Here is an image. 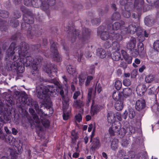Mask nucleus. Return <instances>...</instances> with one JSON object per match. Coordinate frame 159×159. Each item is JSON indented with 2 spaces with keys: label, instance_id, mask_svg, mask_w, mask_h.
Instances as JSON below:
<instances>
[{
  "label": "nucleus",
  "instance_id": "nucleus-2",
  "mask_svg": "<svg viewBox=\"0 0 159 159\" xmlns=\"http://www.w3.org/2000/svg\"><path fill=\"white\" fill-rule=\"evenodd\" d=\"M43 79L40 78L39 81L36 83V93H37V97L39 99L47 100L49 98V94L47 93V91H45L44 86L42 85L41 82Z\"/></svg>",
  "mask_w": 159,
  "mask_h": 159
},
{
  "label": "nucleus",
  "instance_id": "nucleus-47",
  "mask_svg": "<svg viewBox=\"0 0 159 159\" xmlns=\"http://www.w3.org/2000/svg\"><path fill=\"white\" fill-rule=\"evenodd\" d=\"M43 58L41 57L40 56H37L35 59L34 60V62L33 64L34 63V64H36L37 66V65L40 64V63L41 62Z\"/></svg>",
  "mask_w": 159,
  "mask_h": 159
},
{
  "label": "nucleus",
  "instance_id": "nucleus-14",
  "mask_svg": "<svg viewBox=\"0 0 159 159\" xmlns=\"http://www.w3.org/2000/svg\"><path fill=\"white\" fill-rule=\"evenodd\" d=\"M145 87V85L144 84L138 85L136 88L137 93L140 96L143 95L146 91Z\"/></svg>",
  "mask_w": 159,
  "mask_h": 159
},
{
  "label": "nucleus",
  "instance_id": "nucleus-10",
  "mask_svg": "<svg viewBox=\"0 0 159 159\" xmlns=\"http://www.w3.org/2000/svg\"><path fill=\"white\" fill-rule=\"evenodd\" d=\"M64 101V103L65 104V106L64 103H63V119L64 120H67L69 117V111H67V107H68V99L67 98L65 99L64 97V100H63Z\"/></svg>",
  "mask_w": 159,
  "mask_h": 159
},
{
  "label": "nucleus",
  "instance_id": "nucleus-46",
  "mask_svg": "<svg viewBox=\"0 0 159 159\" xmlns=\"http://www.w3.org/2000/svg\"><path fill=\"white\" fill-rule=\"evenodd\" d=\"M32 71L31 72L33 75L34 76L37 75L38 74V68L36 64L34 63L33 65H32Z\"/></svg>",
  "mask_w": 159,
  "mask_h": 159
},
{
  "label": "nucleus",
  "instance_id": "nucleus-29",
  "mask_svg": "<svg viewBox=\"0 0 159 159\" xmlns=\"http://www.w3.org/2000/svg\"><path fill=\"white\" fill-rule=\"evenodd\" d=\"M122 53L123 54V56L125 60L126 61L128 64H130L131 63L132 57L129 56L126 54V52L124 51H122Z\"/></svg>",
  "mask_w": 159,
  "mask_h": 159
},
{
  "label": "nucleus",
  "instance_id": "nucleus-21",
  "mask_svg": "<svg viewBox=\"0 0 159 159\" xmlns=\"http://www.w3.org/2000/svg\"><path fill=\"white\" fill-rule=\"evenodd\" d=\"M116 109L118 111H121L123 107V102L121 100H117L115 104Z\"/></svg>",
  "mask_w": 159,
  "mask_h": 159
},
{
  "label": "nucleus",
  "instance_id": "nucleus-53",
  "mask_svg": "<svg viewBox=\"0 0 159 159\" xmlns=\"http://www.w3.org/2000/svg\"><path fill=\"white\" fill-rule=\"evenodd\" d=\"M123 83L124 85L126 86H128L131 84V82L129 79L125 78L123 80Z\"/></svg>",
  "mask_w": 159,
  "mask_h": 159
},
{
  "label": "nucleus",
  "instance_id": "nucleus-44",
  "mask_svg": "<svg viewBox=\"0 0 159 159\" xmlns=\"http://www.w3.org/2000/svg\"><path fill=\"white\" fill-rule=\"evenodd\" d=\"M120 18V15L118 12H114L112 16L111 19L113 20H118Z\"/></svg>",
  "mask_w": 159,
  "mask_h": 159
},
{
  "label": "nucleus",
  "instance_id": "nucleus-33",
  "mask_svg": "<svg viewBox=\"0 0 159 159\" xmlns=\"http://www.w3.org/2000/svg\"><path fill=\"white\" fill-rule=\"evenodd\" d=\"M93 89L92 88H89L88 89V99L89 102H90L92 98L94 97L95 93L94 91L93 93Z\"/></svg>",
  "mask_w": 159,
  "mask_h": 159
},
{
  "label": "nucleus",
  "instance_id": "nucleus-12",
  "mask_svg": "<svg viewBox=\"0 0 159 159\" xmlns=\"http://www.w3.org/2000/svg\"><path fill=\"white\" fill-rule=\"evenodd\" d=\"M145 107L146 102L144 100L140 99L136 101L135 108L137 111H140L143 110Z\"/></svg>",
  "mask_w": 159,
  "mask_h": 159
},
{
  "label": "nucleus",
  "instance_id": "nucleus-19",
  "mask_svg": "<svg viewBox=\"0 0 159 159\" xmlns=\"http://www.w3.org/2000/svg\"><path fill=\"white\" fill-rule=\"evenodd\" d=\"M121 94L122 96L123 95L125 98H126L130 96L132 94V90L129 88H126L124 89Z\"/></svg>",
  "mask_w": 159,
  "mask_h": 159
},
{
  "label": "nucleus",
  "instance_id": "nucleus-40",
  "mask_svg": "<svg viewBox=\"0 0 159 159\" xmlns=\"http://www.w3.org/2000/svg\"><path fill=\"white\" fill-rule=\"evenodd\" d=\"M41 1L40 0H32L31 6L36 8L39 7L41 5Z\"/></svg>",
  "mask_w": 159,
  "mask_h": 159
},
{
  "label": "nucleus",
  "instance_id": "nucleus-37",
  "mask_svg": "<svg viewBox=\"0 0 159 159\" xmlns=\"http://www.w3.org/2000/svg\"><path fill=\"white\" fill-rule=\"evenodd\" d=\"M120 2L121 5L124 6L125 9H128L131 4V2H128L127 0H121Z\"/></svg>",
  "mask_w": 159,
  "mask_h": 159
},
{
  "label": "nucleus",
  "instance_id": "nucleus-30",
  "mask_svg": "<svg viewBox=\"0 0 159 159\" xmlns=\"http://www.w3.org/2000/svg\"><path fill=\"white\" fill-rule=\"evenodd\" d=\"M50 57H53V60L59 62L60 61L61 59V58L60 55L57 52V53H53L51 54Z\"/></svg>",
  "mask_w": 159,
  "mask_h": 159
},
{
  "label": "nucleus",
  "instance_id": "nucleus-24",
  "mask_svg": "<svg viewBox=\"0 0 159 159\" xmlns=\"http://www.w3.org/2000/svg\"><path fill=\"white\" fill-rule=\"evenodd\" d=\"M50 50L51 52V54L57 53V52H58L57 44L56 43L52 42L50 47Z\"/></svg>",
  "mask_w": 159,
  "mask_h": 159
},
{
  "label": "nucleus",
  "instance_id": "nucleus-48",
  "mask_svg": "<svg viewBox=\"0 0 159 159\" xmlns=\"http://www.w3.org/2000/svg\"><path fill=\"white\" fill-rule=\"evenodd\" d=\"M129 116L130 119L133 118L135 116V111L132 108H130L129 110Z\"/></svg>",
  "mask_w": 159,
  "mask_h": 159
},
{
  "label": "nucleus",
  "instance_id": "nucleus-58",
  "mask_svg": "<svg viewBox=\"0 0 159 159\" xmlns=\"http://www.w3.org/2000/svg\"><path fill=\"white\" fill-rule=\"evenodd\" d=\"M44 107L49 110L50 112H49L50 114H52L53 113V110L52 107H51L50 105H47V103H46L44 105Z\"/></svg>",
  "mask_w": 159,
  "mask_h": 159
},
{
  "label": "nucleus",
  "instance_id": "nucleus-8",
  "mask_svg": "<svg viewBox=\"0 0 159 159\" xmlns=\"http://www.w3.org/2000/svg\"><path fill=\"white\" fill-rule=\"evenodd\" d=\"M44 70L49 77L52 78V73L56 72L57 69L56 66L54 64H52L51 63L49 62L45 66Z\"/></svg>",
  "mask_w": 159,
  "mask_h": 159
},
{
  "label": "nucleus",
  "instance_id": "nucleus-38",
  "mask_svg": "<svg viewBox=\"0 0 159 159\" xmlns=\"http://www.w3.org/2000/svg\"><path fill=\"white\" fill-rule=\"evenodd\" d=\"M7 22L5 21L2 20L0 19V30L2 31H5L7 29L6 26Z\"/></svg>",
  "mask_w": 159,
  "mask_h": 159
},
{
  "label": "nucleus",
  "instance_id": "nucleus-56",
  "mask_svg": "<svg viewBox=\"0 0 159 159\" xmlns=\"http://www.w3.org/2000/svg\"><path fill=\"white\" fill-rule=\"evenodd\" d=\"M125 9V10L123 11V16L125 18H128L131 16L130 13L128 11Z\"/></svg>",
  "mask_w": 159,
  "mask_h": 159
},
{
  "label": "nucleus",
  "instance_id": "nucleus-25",
  "mask_svg": "<svg viewBox=\"0 0 159 159\" xmlns=\"http://www.w3.org/2000/svg\"><path fill=\"white\" fill-rule=\"evenodd\" d=\"M144 23L148 26H151L153 24V21L151 17H146L144 20Z\"/></svg>",
  "mask_w": 159,
  "mask_h": 159
},
{
  "label": "nucleus",
  "instance_id": "nucleus-36",
  "mask_svg": "<svg viewBox=\"0 0 159 159\" xmlns=\"http://www.w3.org/2000/svg\"><path fill=\"white\" fill-rule=\"evenodd\" d=\"M118 140L117 139H114L111 142V147L112 150H115L117 148Z\"/></svg>",
  "mask_w": 159,
  "mask_h": 159
},
{
  "label": "nucleus",
  "instance_id": "nucleus-35",
  "mask_svg": "<svg viewBox=\"0 0 159 159\" xmlns=\"http://www.w3.org/2000/svg\"><path fill=\"white\" fill-rule=\"evenodd\" d=\"M66 69L68 73L70 74L73 75L75 72V68L71 65H68L66 67Z\"/></svg>",
  "mask_w": 159,
  "mask_h": 159
},
{
  "label": "nucleus",
  "instance_id": "nucleus-3",
  "mask_svg": "<svg viewBox=\"0 0 159 159\" xmlns=\"http://www.w3.org/2000/svg\"><path fill=\"white\" fill-rule=\"evenodd\" d=\"M79 30H76L75 29H73L71 34V41L72 43L75 41L76 38L78 36L80 39L84 40L86 39L89 36L90 33V30L88 28H84L81 32V34H79Z\"/></svg>",
  "mask_w": 159,
  "mask_h": 159
},
{
  "label": "nucleus",
  "instance_id": "nucleus-22",
  "mask_svg": "<svg viewBox=\"0 0 159 159\" xmlns=\"http://www.w3.org/2000/svg\"><path fill=\"white\" fill-rule=\"evenodd\" d=\"M127 31L129 33L133 34L136 32L137 27L135 25H130L127 27Z\"/></svg>",
  "mask_w": 159,
  "mask_h": 159
},
{
  "label": "nucleus",
  "instance_id": "nucleus-42",
  "mask_svg": "<svg viewBox=\"0 0 159 159\" xmlns=\"http://www.w3.org/2000/svg\"><path fill=\"white\" fill-rule=\"evenodd\" d=\"M9 15V13L5 10H0V16L3 18H8Z\"/></svg>",
  "mask_w": 159,
  "mask_h": 159
},
{
  "label": "nucleus",
  "instance_id": "nucleus-43",
  "mask_svg": "<svg viewBox=\"0 0 159 159\" xmlns=\"http://www.w3.org/2000/svg\"><path fill=\"white\" fill-rule=\"evenodd\" d=\"M55 87L52 85H47V86H44V88L45 90V91H47V93L49 95V92L50 93L52 91L53 89Z\"/></svg>",
  "mask_w": 159,
  "mask_h": 159
},
{
  "label": "nucleus",
  "instance_id": "nucleus-20",
  "mask_svg": "<svg viewBox=\"0 0 159 159\" xmlns=\"http://www.w3.org/2000/svg\"><path fill=\"white\" fill-rule=\"evenodd\" d=\"M97 55L102 58L105 57L106 56V52L102 48H98L97 52Z\"/></svg>",
  "mask_w": 159,
  "mask_h": 159
},
{
  "label": "nucleus",
  "instance_id": "nucleus-17",
  "mask_svg": "<svg viewBox=\"0 0 159 159\" xmlns=\"http://www.w3.org/2000/svg\"><path fill=\"white\" fill-rule=\"evenodd\" d=\"M102 107L101 106L98 105H96L93 106V103L91 106V109L90 111L91 115L93 116L97 113L102 109Z\"/></svg>",
  "mask_w": 159,
  "mask_h": 159
},
{
  "label": "nucleus",
  "instance_id": "nucleus-15",
  "mask_svg": "<svg viewBox=\"0 0 159 159\" xmlns=\"http://www.w3.org/2000/svg\"><path fill=\"white\" fill-rule=\"evenodd\" d=\"M29 112L32 114L33 119L35 123L39 126L40 121L38 115L35 113L34 110L32 108L29 109Z\"/></svg>",
  "mask_w": 159,
  "mask_h": 159
},
{
  "label": "nucleus",
  "instance_id": "nucleus-61",
  "mask_svg": "<svg viewBox=\"0 0 159 159\" xmlns=\"http://www.w3.org/2000/svg\"><path fill=\"white\" fill-rule=\"evenodd\" d=\"M93 77L91 76H87L86 80L85 83V85L86 86H88L89 85L91 80H92Z\"/></svg>",
  "mask_w": 159,
  "mask_h": 159
},
{
  "label": "nucleus",
  "instance_id": "nucleus-63",
  "mask_svg": "<svg viewBox=\"0 0 159 159\" xmlns=\"http://www.w3.org/2000/svg\"><path fill=\"white\" fill-rule=\"evenodd\" d=\"M129 143V141L126 138H124L122 141V145L124 147H126Z\"/></svg>",
  "mask_w": 159,
  "mask_h": 159
},
{
  "label": "nucleus",
  "instance_id": "nucleus-6",
  "mask_svg": "<svg viewBox=\"0 0 159 159\" xmlns=\"http://www.w3.org/2000/svg\"><path fill=\"white\" fill-rule=\"evenodd\" d=\"M20 9L25 14L23 16L24 21L29 23H33L34 20L32 13L24 6H21Z\"/></svg>",
  "mask_w": 159,
  "mask_h": 159
},
{
  "label": "nucleus",
  "instance_id": "nucleus-23",
  "mask_svg": "<svg viewBox=\"0 0 159 159\" xmlns=\"http://www.w3.org/2000/svg\"><path fill=\"white\" fill-rule=\"evenodd\" d=\"M112 39H113L116 40L115 41L120 42L122 41L123 37L120 32L117 33L115 32L114 35L112 36Z\"/></svg>",
  "mask_w": 159,
  "mask_h": 159
},
{
  "label": "nucleus",
  "instance_id": "nucleus-45",
  "mask_svg": "<svg viewBox=\"0 0 159 159\" xmlns=\"http://www.w3.org/2000/svg\"><path fill=\"white\" fill-rule=\"evenodd\" d=\"M11 25L14 27H17L19 25L18 20L16 19H13L10 21Z\"/></svg>",
  "mask_w": 159,
  "mask_h": 159
},
{
  "label": "nucleus",
  "instance_id": "nucleus-50",
  "mask_svg": "<svg viewBox=\"0 0 159 159\" xmlns=\"http://www.w3.org/2000/svg\"><path fill=\"white\" fill-rule=\"evenodd\" d=\"M122 87L121 82L119 80H116L115 84V87L116 89L119 90Z\"/></svg>",
  "mask_w": 159,
  "mask_h": 159
},
{
  "label": "nucleus",
  "instance_id": "nucleus-54",
  "mask_svg": "<svg viewBox=\"0 0 159 159\" xmlns=\"http://www.w3.org/2000/svg\"><path fill=\"white\" fill-rule=\"evenodd\" d=\"M58 89H59V91L60 94L63 100H64L65 96L64 95V92L62 89V86L61 85L58 86Z\"/></svg>",
  "mask_w": 159,
  "mask_h": 159
},
{
  "label": "nucleus",
  "instance_id": "nucleus-34",
  "mask_svg": "<svg viewBox=\"0 0 159 159\" xmlns=\"http://www.w3.org/2000/svg\"><path fill=\"white\" fill-rule=\"evenodd\" d=\"M84 104V103L80 100H77L74 102V106L76 108H81L83 106Z\"/></svg>",
  "mask_w": 159,
  "mask_h": 159
},
{
  "label": "nucleus",
  "instance_id": "nucleus-9",
  "mask_svg": "<svg viewBox=\"0 0 159 159\" xmlns=\"http://www.w3.org/2000/svg\"><path fill=\"white\" fill-rule=\"evenodd\" d=\"M6 57H8L9 58H11V59H12L14 61L12 62L11 64L10 65V70H17L20 73H22L24 71V68L22 66H18V63L16 62V61H14L11 58V56L10 55H7ZM6 59H7V57H6ZM10 58L9 59H10Z\"/></svg>",
  "mask_w": 159,
  "mask_h": 159
},
{
  "label": "nucleus",
  "instance_id": "nucleus-49",
  "mask_svg": "<svg viewBox=\"0 0 159 159\" xmlns=\"http://www.w3.org/2000/svg\"><path fill=\"white\" fill-rule=\"evenodd\" d=\"M153 47L155 50L159 52V40H157L155 41L153 44Z\"/></svg>",
  "mask_w": 159,
  "mask_h": 159
},
{
  "label": "nucleus",
  "instance_id": "nucleus-55",
  "mask_svg": "<svg viewBox=\"0 0 159 159\" xmlns=\"http://www.w3.org/2000/svg\"><path fill=\"white\" fill-rule=\"evenodd\" d=\"M139 157V159H147L146 153V152H140L139 153L138 156Z\"/></svg>",
  "mask_w": 159,
  "mask_h": 159
},
{
  "label": "nucleus",
  "instance_id": "nucleus-62",
  "mask_svg": "<svg viewBox=\"0 0 159 159\" xmlns=\"http://www.w3.org/2000/svg\"><path fill=\"white\" fill-rule=\"evenodd\" d=\"M131 54L132 56L134 57H136L139 54V52L137 49H134L131 51Z\"/></svg>",
  "mask_w": 159,
  "mask_h": 159
},
{
  "label": "nucleus",
  "instance_id": "nucleus-5",
  "mask_svg": "<svg viewBox=\"0 0 159 159\" xmlns=\"http://www.w3.org/2000/svg\"><path fill=\"white\" fill-rule=\"evenodd\" d=\"M123 130L125 133V129L124 128H120L119 122L117 121L116 123H113L111 127L109 129V133L111 136H114L117 133L119 135H123V133H121L120 132Z\"/></svg>",
  "mask_w": 159,
  "mask_h": 159
},
{
  "label": "nucleus",
  "instance_id": "nucleus-39",
  "mask_svg": "<svg viewBox=\"0 0 159 159\" xmlns=\"http://www.w3.org/2000/svg\"><path fill=\"white\" fill-rule=\"evenodd\" d=\"M120 42L114 41L112 43L113 49L115 50L119 51L120 49Z\"/></svg>",
  "mask_w": 159,
  "mask_h": 159
},
{
  "label": "nucleus",
  "instance_id": "nucleus-11",
  "mask_svg": "<svg viewBox=\"0 0 159 159\" xmlns=\"http://www.w3.org/2000/svg\"><path fill=\"white\" fill-rule=\"evenodd\" d=\"M104 27L100 26L98 29V34L100 35L101 39L104 40H107L109 37V34L106 31L104 30Z\"/></svg>",
  "mask_w": 159,
  "mask_h": 159
},
{
  "label": "nucleus",
  "instance_id": "nucleus-7",
  "mask_svg": "<svg viewBox=\"0 0 159 159\" xmlns=\"http://www.w3.org/2000/svg\"><path fill=\"white\" fill-rule=\"evenodd\" d=\"M125 24V22L122 20L120 22H116L112 25L109 24L108 25L107 30L109 33L111 34H114L115 32V30L119 29L120 27Z\"/></svg>",
  "mask_w": 159,
  "mask_h": 159
},
{
  "label": "nucleus",
  "instance_id": "nucleus-52",
  "mask_svg": "<svg viewBox=\"0 0 159 159\" xmlns=\"http://www.w3.org/2000/svg\"><path fill=\"white\" fill-rule=\"evenodd\" d=\"M42 123L43 126L45 127H47L49 126V122L48 119H44L42 120Z\"/></svg>",
  "mask_w": 159,
  "mask_h": 159
},
{
  "label": "nucleus",
  "instance_id": "nucleus-51",
  "mask_svg": "<svg viewBox=\"0 0 159 159\" xmlns=\"http://www.w3.org/2000/svg\"><path fill=\"white\" fill-rule=\"evenodd\" d=\"M96 90L98 93H99L102 90V87L99 83H98V84H97L94 90V93H95Z\"/></svg>",
  "mask_w": 159,
  "mask_h": 159
},
{
  "label": "nucleus",
  "instance_id": "nucleus-18",
  "mask_svg": "<svg viewBox=\"0 0 159 159\" xmlns=\"http://www.w3.org/2000/svg\"><path fill=\"white\" fill-rule=\"evenodd\" d=\"M27 34L28 37L30 38H32V36L34 34L37 36H39L41 35V33L39 29H37L35 30H33L31 31H28Z\"/></svg>",
  "mask_w": 159,
  "mask_h": 159
},
{
  "label": "nucleus",
  "instance_id": "nucleus-4",
  "mask_svg": "<svg viewBox=\"0 0 159 159\" xmlns=\"http://www.w3.org/2000/svg\"><path fill=\"white\" fill-rule=\"evenodd\" d=\"M14 95L16 96L17 102H19L21 105L27 104L29 106L32 105V99L29 98L25 93L20 94V92L16 91L14 92Z\"/></svg>",
  "mask_w": 159,
  "mask_h": 159
},
{
  "label": "nucleus",
  "instance_id": "nucleus-26",
  "mask_svg": "<svg viewBox=\"0 0 159 159\" xmlns=\"http://www.w3.org/2000/svg\"><path fill=\"white\" fill-rule=\"evenodd\" d=\"M112 97L115 100H117V101L123 99V97L121 96V94L118 91L114 92Z\"/></svg>",
  "mask_w": 159,
  "mask_h": 159
},
{
  "label": "nucleus",
  "instance_id": "nucleus-60",
  "mask_svg": "<svg viewBox=\"0 0 159 159\" xmlns=\"http://www.w3.org/2000/svg\"><path fill=\"white\" fill-rule=\"evenodd\" d=\"M85 78L83 77L82 75H80L79 77V84L80 85L84 84Z\"/></svg>",
  "mask_w": 159,
  "mask_h": 159
},
{
  "label": "nucleus",
  "instance_id": "nucleus-57",
  "mask_svg": "<svg viewBox=\"0 0 159 159\" xmlns=\"http://www.w3.org/2000/svg\"><path fill=\"white\" fill-rule=\"evenodd\" d=\"M138 47L139 49V51L140 53L143 52L144 50L143 44L142 43H139L138 45Z\"/></svg>",
  "mask_w": 159,
  "mask_h": 159
},
{
  "label": "nucleus",
  "instance_id": "nucleus-1",
  "mask_svg": "<svg viewBox=\"0 0 159 159\" xmlns=\"http://www.w3.org/2000/svg\"><path fill=\"white\" fill-rule=\"evenodd\" d=\"M29 49L28 44L25 42H22L19 46L16 47L15 43H12L6 53L7 55H10L11 59L14 61H17L19 58H22L27 55H29Z\"/></svg>",
  "mask_w": 159,
  "mask_h": 159
},
{
  "label": "nucleus",
  "instance_id": "nucleus-31",
  "mask_svg": "<svg viewBox=\"0 0 159 159\" xmlns=\"http://www.w3.org/2000/svg\"><path fill=\"white\" fill-rule=\"evenodd\" d=\"M155 76L152 74L147 75L145 78V81L148 83H149L152 82L154 79Z\"/></svg>",
  "mask_w": 159,
  "mask_h": 159
},
{
  "label": "nucleus",
  "instance_id": "nucleus-41",
  "mask_svg": "<svg viewBox=\"0 0 159 159\" xmlns=\"http://www.w3.org/2000/svg\"><path fill=\"white\" fill-rule=\"evenodd\" d=\"M83 56V53L80 50L75 52V58H77L78 61L79 62L81 61V59Z\"/></svg>",
  "mask_w": 159,
  "mask_h": 159
},
{
  "label": "nucleus",
  "instance_id": "nucleus-27",
  "mask_svg": "<svg viewBox=\"0 0 159 159\" xmlns=\"http://www.w3.org/2000/svg\"><path fill=\"white\" fill-rule=\"evenodd\" d=\"M93 145L91 147L92 149H95L98 148L100 146L99 140V138H96L94 139Z\"/></svg>",
  "mask_w": 159,
  "mask_h": 159
},
{
  "label": "nucleus",
  "instance_id": "nucleus-64",
  "mask_svg": "<svg viewBox=\"0 0 159 159\" xmlns=\"http://www.w3.org/2000/svg\"><path fill=\"white\" fill-rule=\"evenodd\" d=\"M11 155L12 159H15L18 157V154L15 151H12L11 152Z\"/></svg>",
  "mask_w": 159,
  "mask_h": 159
},
{
  "label": "nucleus",
  "instance_id": "nucleus-59",
  "mask_svg": "<svg viewBox=\"0 0 159 159\" xmlns=\"http://www.w3.org/2000/svg\"><path fill=\"white\" fill-rule=\"evenodd\" d=\"M78 136H75L74 138H72V141L71 146L72 148H74L75 146L76 140L78 139Z\"/></svg>",
  "mask_w": 159,
  "mask_h": 159
},
{
  "label": "nucleus",
  "instance_id": "nucleus-16",
  "mask_svg": "<svg viewBox=\"0 0 159 159\" xmlns=\"http://www.w3.org/2000/svg\"><path fill=\"white\" fill-rule=\"evenodd\" d=\"M25 60H24V62H25L26 66H30L33 65L34 62L33 58L30 56V53L29 52V55H27L25 56Z\"/></svg>",
  "mask_w": 159,
  "mask_h": 159
},
{
  "label": "nucleus",
  "instance_id": "nucleus-13",
  "mask_svg": "<svg viewBox=\"0 0 159 159\" xmlns=\"http://www.w3.org/2000/svg\"><path fill=\"white\" fill-rule=\"evenodd\" d=\"M136 44V40L135 38H131L130 41L126 45L127 48L131 51H132L135 47Z\"/></svg>",
  "mask_w": 159,
  "mask_h": 159
},
{
  "label": "nucleus",
  "instance_id": "nucleus-28",
  "mask_svg": "<svg viewBox=\"0 0 159 159\" xmlns=\"http://www.w3.org/2000/svg\"><path fill=\"white\" fill-rule=\"evenodd\" d=\"M112 59L115 61H119L121 58L120 53L117 51L114 52L111 56Z\"/></svg>",
  "mask_w": 159,
  "mask_h": 159
},
{
  "label": "nucleus",
  "instance_id": "nucleus-32",
  "mask_svg": "<svg viewBox=\"0 0 159 159\" xmlns=\"http://www.w3.org/2000/svg\"><path fill=\"white\" fill-rule=\"evenodd\" d=\"M115 120V116L111 112L108 113L107 114V120L109 123L113 122Z\"/></svg>",
  "mask_w": 159,
  "mask_h": 159
}]
</instances>
